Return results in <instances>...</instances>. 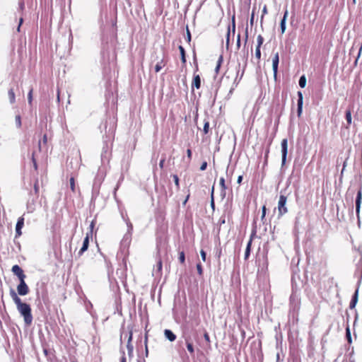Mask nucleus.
<instances>
[{"label":"nucleus","instance_id":"obj_58","mask_svg":"<svg viewBox=\"0 0 362 362\" xmlns=\"http://www.w3.org/2000/svg\"><path fill=\"white\" fill-rule=\"evenodd\" d=\"M253 18H254V13H252V17H251V19H250V23H252L253 22Z\"/></svg>","mask_w":362,"mask_h":362},{"label":"nucleus","instance_id":"obj_14","mask_svg":"<svg viewBox=\"0 0 362 362\" xmlns=\"http://www.w3.org/2000/svg\"><path fill=\"white\" fill-rule=\"evenodd\" d=\"M279 62V54L276 53L272 58V68H273V71H274V75L275 77L277 74Z\"/></svg>","mask_w":362,"mask_h":362},{"label":"nucleus","instance_id":"obj_62","mask_svg":"<svg viewBox=\"0 0 362 362\" xmlns=\"http://www.w3.org/2000/svg\"><path fill=\"white\" fill-rule=\"evenodd\" d=\"M353 2H354V4H355L356 3V0H353Z\"/></svg>","mask_w":362,"mask_h":362},{"label":"nucleus","instance_id":"obj_63","mask_svg":"<svg viewBox=\"0 0 362 362\" xmlns=\"http://www.w3.org/2000/svg\"><path fill=\"white\" fill-rule=\"evenodd\" d=\"M73 362H76V361H73Z\"/></svg>","mask_w":362,"mask_h":362},{"label":"nucleus","instance_id":"obj_61","mask_svg":"<svg viewBox=\"0 0 362 362\" xmlns=\"http://www.w3.org/2000/svg\"><path fill=\"white\" fill-rule=\"evenodd\" d=\"M196 69L197 70L198 69V65L196 64Z\"/></svg>","mask_w":362,"mask_h":362},{"label":"nucleus","instance_id":"obj_50","mask_svg":"<svg viewBox=\"0 0 362 362\" xmlns=\"http://www.w3.org/2000/svg\"><path fill=\"white\" fill-rule=\"evenodd\" d=\"M237 46H238V47H240V34L238 35V37H237Z\"/></svg>","mask_w":362,"mask_h":362},{"label":"nucleus","instance_id":"obj_39","mask_svg":"<svg viewBox=\"0 0 362 362\" xmlns=\"http://www.w3.org/2000/svg\"><path fill=\"white\" fill-rule=\"evenodd\" d=\"M204 338L205 339V341L208 343V344H210L211 343V340H210V337L208 334L207 332H205L204 334Z\"/></svg>","mask_w":362,"mask_h":362},{"label":"nucleus","instance_id":"obj_32","mask_svg":"<svg viewBox=\"0 0 362 362\" xmlns=\"http://www.w3.org/2000/svg\"><path fill=\"white\" fill-rule=\"evenodd\" d=\"M209 121H206L204 122L203 132L204 134H206L209 133Z\"/></svg>","mask_w":362,"mask_h":362},{"label":"nucleus","instance_id":"obj_30","mask_svg":"<svg viewBox=\"0 0 362 362\" xmlns=\"http://www.w3.org/2000/svg\"><path fill=\"white\" fill-rule=\"evenodd\" d=\"M70 188L73 192H76V185H75V180L74 177H71L70 178Z\"/></svg>","mask_w":362,"mask_h":362},{"label":"nucleus","instance_id":"obj_25","mask_svg":"<svg viewBox=\"0 0 362 362\" xmlns=\"http://www.w3.org/2000/svg\"><path fill=\"white\" fill-rule=\"evenodd\" d=\"M230 25H228L227 33H226V47H228L229 44H230Z\"/></svg>","mask_w":362,"mask_h":362},{"label":"nucleus","instance_id":"obj_12","mask_svg":"<svg viewBox=\"0 0 362 362\" xmlns=\"http://www.w3.org/2000/svg\"><path fill=\"white\" fill-rule=\"evenodd\" d=\"M288 142L287 139H284L281 141V152H282V163H284L287 155Z\"/></svg>","mask_w":362,"mask_h":362},{"label":"nucleus","instance_id":"obj_53","mask_svg":"<svg viewBox=\"0 0 362 362\" xmlns=\"http://www.w3.org/2000/svg\"><path fill=\"white\" fill-rule=\"evenodd\" d=\"M47 142V135L46 134H44L43 136V143L44 144H46Z\"/></svg>","mask_w":362,"mask_h":362},{"label":"nucleus","instance_id":"obj_38","mask_svg":"<svg viewBox=\"0 0 362 362\" xmlns=\"http://www.w3.org/2000/svg\"><path fill=\"white\" fill-rule=\"evenodd\" d=\"M34 190H35V194H38L39 192V182H38V180H36L35 184H34Z\"/></svg>","mask_w":362,"mask_h":362},{"label":"nucleus","instance_id":"obj_21","mask_svg":"<svg viewBox=\"0 0 362 362\" xmlns=\"http://www.w3.org/2000/svg\"><path fill=\"white\" fill-rule=\"evenodd\" d=\"M223 57L222 55H220L218 59V61H217V63H216V66L215 67V73L216 74H218V72H219V70H220V68L223 64Z\"/></svg>","mask_w":362,"mask_h":362},{"label":"nucleus","instance_id":"obj_16","mask_svg":"<svg viewBox=\"0 0 362 362\" xmlns=\"http://www.w3.org/2000/svg\"><path fill=\"white\" fill-rule=\"evenodd\" d=\"M165 337L170 341H174L176 339V335L170 329H165Z\"/></svg>","mask_w":362,"mask_h":362},{"label":"nucleus","instance_id":"obj_2","mask_svg":"<svg viewBox=\"0 0 362 362\" xmlns=\"http://www.w3.org/2000/svg\"><path fill=\"white\" fill-rule=\"evenodd\" d=\"M287 201V198L284 195H281L278 202V211L279 215L282 216L287 212V209L286 207V203Z\"/></svg>","mask_w":362,"mask_h":362},{"label":"nucleus","instance_id":"obj_37","mask_svg":"<svg viewBox=\"0 0 362 362\" xmlns=\"http://www.w3.org/2000/svg\"><path fill=\"white\" fill-rule=\"evenodd\" d=\"M197 272L198 274L202 276L203 274V268H202V266L200 263H198L197 264Z\"/></svg>","mask_w":362,"mask_h":362},{"label":"nucleus","instance_id":"obj_7","mask_svg":"<svg viewBox=\"0 0 362 362\" xmlns=\"http://www.w3.org/2000/svg\"><path fill=\"white\" fill-rule=\"evenodd\" d=\"M12 272L18 276L19 280L25 279L26 276L25 275L23 270L18 265H13L11 269Z\"/></svg>","mask_w":362,"mask_h":362},{"label":"nucleus","instance_id":"obj_40","mask_svg":"<svg viewBox=\"0 0 362 362\" xmlns=\"http://www.w3.org/2000/svg\"><path fill=\"white\" fill-rule=\"evenodd\" d=\"M262 16H261V19L262 20L263 19V17L264 15L267 14V7L266 5H264L263 6V8H262Z\"/></svg>","mask_w":362,"mask_h":362},{"label":"nucleus","instance_id":"obj_4","mask_svg":"<svg viewBox=\"0 0 362 362\" xmlns=\"http://www.w3.org/2000/svg\"><path fill=\"white\" fill-rule=\"evenodd\" d=\"M91 233H87L83 240V245L78 252V256H81L88 248L90 238H91Z\"/></svg>","mask_w":362,"mask_h":362},{"label":"nucleus","instance_id":"obj_15","mask_svg":"<svg viewBox=\"0 0 362 362\" xmlns=\"http://www.w3.org/2000/svg\"><path fill=\"white\" fill-rule=\"evenodd\" d=\"M298 117H300V114L302 112V105H303V95H302V93L298 91Z\"/></svg>","mask_w":362,"mask_h":362},{"label":"nucleus","instance_id":"obj_54","mask_svg":"<svg viewBox=\"0 0 362 362\" xmlns=\"http://www.w3.org/2000/svg\"><path fill=\"white\" fill-rule=\"evenodd\" d=\"M189 198V194H188L187 195V197H186V198H185V201H184V202H183V204H184V205L187 203V202L188 201Z\"/></svg>","mask_w":362,"mask_h":362},{"label":"nucleus","instance_id":"obj_60","mask_svg":"<svg viewBox=\"0 0 362 362\" xmlns=\"http://www.w3.org/2000/svg\"><path fill=\"white\" fill-rule=\"evenodd\" d=\"M293 276L292 275L291 276V281H293Z\"/></svg>","mask_w":362,"mask_h":362},{"label":"nucleus","instance_id":"obj_11","mask_svg":"<svg viewBox=\"0 0 362 362\" xmlns=\"http://www.w3.org/2000/svg\"><path fill=\"white\" fill-rule=\"evenodd\" d=\"M361 199H362V192H361V189H360L357 192V196H356V215L358 217L359 216V213H360Z\"/></svg>","mask_w":362,"mask_h":362},{"label":"nucleus","instance_id":"obj_41","mask_svg":"<svg viewBox=\"0 0 362 362\" xmlns=\"http://www.w3.org/2000/svg\"><path fill=\"white\" fill-rule=\"evenodd\" d=\"M162 267H163V264H162V260L160 258L157 262V268H158V271H161L162 270Z\"/></svg>","mask_w":362,"mask_h":362},{"label":"nucleus","instance_id":"obj_8","mask_svg":"<svg viewBox=\"0 0 362 362\" xmlns=\"http://www.w3.org/2000/svg\"><path fill=\"white\" fill-rule=\"evenodd\" d=\"M168 62V57H163L161 59L159 62H157V64L155 65L154 70L156 73H158L160 71V70L165 67Z\"/></svg>","mask_w":362,"mask_h":362},{"label":"nucleus","instance_id":"obj_33","mask_svg":"<svg viewBox=\"0 0 362 362\" xmlns=\"http://www.w3.org/2000/svg\"><path fill=\"white\" fill-rule=\"evenodd\" d=\"M15 120H16V126L18 128H21V125H22L21 116L19 115H16V117H15Z\"/></svg>","mask_w":362,"mask_h":362},{"label":"nucleus","instance_id":"obj_44","mask_svg":"<svg viewBox=\"0 0 362 362\" xmlns=\"http://www.w3.org/2000/svg\"><path fill=\"white\" fill-rule=\"evenodd\" d=\"M187 40L188 42L191 41V33L188 28H187Z\"/></svg>","mask_w":362,"mask_h":362},{"label":"nucleus","instance_id":"obj_47","mask_svg":"<svg viewBox=\"0 0 362 362\" xmlns=\"http://www.w3.org/2000/svg\"><path fill=\"white\" fill-rule=\"evenodd\" d=\"M95 227V223L94 221H92L90 225V231L88 233H91V236H93V228Z\"/></svg>","mask_w":362,"mask_h":362},{"label":"nucleus","instance_id":"obj_5","mask_svg":"<svg viewBox=\"0 0 362 362\" xmlns=\"http://www.w3.org/2000/svg\"><path fill=\"white\" fill-rule=\"evenodd\" d=\"M24 226V218L23 216H21L18 218L16 226V235L15 238H18L22 235V228Z\"/></svg>","mask_w":362,"mask_h":362},{"label":"nucleus","instance_id":"obj_9","mask_svg":"<svg viewBox=\"0 0 362 362\" xmlns=\"http://www.w3.org/2000/svg\"><path fill=\"white\" fill-rule=\"evenodd\" d=\"M132 334H133L132 331L130 330L129 333V337H128L127 344V349L128 355H129V357H132L133 356L134 346H133V344L132 343Z\"/></svg>","mask_w":362,"mask_h":362},{"label":"nucleus","instance_id":"obj_18","mask_svg":"<svg viewBox=\"0 0 362 362\" xmlns=\"http://www.w3.org/2000/svg\"><path fill=\"white\" fill-rule=\"evenodd\" d=\"M185 342H186L187 349L188 351L189 352L190 355L194 356V348L192 342L189 339H186Z\"/></svg>","mask_w":362,"mask_h":362},{"label":"nucleus","instance_id":"obj_52","mask_svg":"<svg viewBox=\"0 0 362 362\" xmlns=\"http://www.w3.org/2000/svg\"><path fill=\"white\" fill-rule=\"evenodd\" d=\"M120 362H126V357H125L124 352H123V355L120 359Z\"/></svg>","mask_w":362,"mask_h":362},{"label":"nucleus","instance_id":"obj_35","mask_svg":"<svg viewBox=\"0 0 362 362\" xmlns=\"http://www.w3.org/2000/svg\"><path fill=\"white\" fill-rule=\"evenodd\" d=\"M219 182H220V185H221L222 189L223 191H225L227 187H226V184H225V179H224V177H221L220 180H219Z\"/></svg>","mask_w":362,"mask_h":362},{"label":"nucleus","instance_id":"obj_45","mask_svg":"<svg viewBox=\"0 0 362 362\" xmlns=\"http://www.w3.org/2000/svg\"><path fill=\"white\" fill-rule=\"evenodd\" d=\"M206 167H207V162L204 161L200 166V170L202 171L205 170L206 169Z\"/></svg>","mask_w":362,"mask_h":362},{"label":"nucleus","instance_id":"obj_10","mask_svg":"<svg viewBox=\"0 0 362 362\" xmlns=\"http://www.w3.org/2000/svg\"><path fill=\"white\" fill-rule=\"evenodd\" d=\"M201 88V78L199 74H196L195 73L193 75V78L192 81V89L194 90L199 89Z\"/></svg>","mask_w":362,"mask_h":362},{"label":"nucleus","instance_id":"obj_57","mask_svg":"<svg viewBox=\"0 0 362 362\" xmlns=\"http://www.w3.org/2000/svg\"><path fill=\"white\" fill-rule=\"evenodd\" d=\"M38 148H39V151H41V141H39L38 142Z\"/></svg>","mask_w":362,"mask_h":362},{"label":"nucleus","instance_id":"obj_26","mask_svg":"<svg viewBox=\"0 0 362 362\" xmlns=\"http://www.w3.org/2000/svg\"><path fill=\"white\" fill-rule=\"evenodd\" d=\"M33 88H31L28 93V102L30 105H32V103H33Z\"/></svg>","mask_w":362,"mask_h":362},{"label":"nucleus","instance_id":"obj_23","mask_svg":"<svg viewBox=\"0 0 362 362\" xmlns=\"http://www.w3.org/2000/svg\"><path fill=\"white\" fill-rule=\"evenodd\" d=\"M345 117H346V122H347V124H348V126L351 125V119H352V118H351V110H349H349H347L346 111V115H345Z\"/></svg>","mask_w":362,"mask_h":362},{"label":"nucleus","instance_id":"obj_48","mask_svg":"<svg viewBox=\"0 0 362 362\" xmlns=\"http://www.w3.org/2000/svg\"><path fill=\"white\" fill-rule=\"evenodd\" d=\"M187 156L188 159L190 160L192 159V151H191V149L188 148L187 150Z\"/></svg>","mask_w":362,"mask_h":362},{"label":"nucleus","instance_id":"obj_29","mask_svg":"<svg viewBox=\"0 0 362 362\" xmlns=\"http://www.w3.org/2000/svg\"><path fill=\"white\" fill-rule=\"evenodd\" d=\"M262 216H261V221H262L263 223H264L266 222V219H265L266 211H267L266 206L264 205L262 206Z\"/></svg>","mask_w":362,"mask_h":362},{"label":"nucleus","instance_id":"obj_1","mask_svg":"<svg viewBox=\"0 0 362 362\" xmlns=\"http://www.w3.org/2000/svg\"><path fill=\"white\" fill-rule=\"evenodd\" d=\"M10 295L16 305L18 311L21 316H23L25 324L27 326L31 325L33 317L30 305L26 303L22 302L14 290L11 289Z\"/></svg>","mask_w":362,"mask_h":362},{"label":"nucleus","instance_id":"obj_22","mask_svg":"<svg viewBox=\"0 0 362 362\" xmlns=\"http://www.w3.org/2000/svg\"><path fill=\"white\" fill-rule=\"evenodd\" d=\"M287 15H288V11H286L284 13V18L281 20V25H280L281 33H284L286 30V18L287 17Z\"/></svg>","mask_w":362,"mask_h":362},{"label":"nucleus","instance_id":"obj_17","mask_svg":"<svg viewBox=\"0 0 362 362\" xmlns=\"http://www.w3.org/2000/svg\"><path fill=\"white\" fill-rule=\"evenodd\" d=\"M178 49L180 52V58H181V62H182V66H185L187 60H186L185 48L182 45H180L178 47Z\"/></svg>","mask_w":362,"mask_h":362},{"label":"nucleus","instance_id":"obj_49","mask_svg":"<svg viewBox=\"0 0 362 362\" xmlns=\"http://www.w3.org/2000/svg\"><path fill=\"white\" fill-rule=\"evenodd\" d=\"M23 22V18H21L19 19V24H18V28H17V31H18V32H20L21 26V25H22Z\"/></svg>","mask_w":362,"mask_h":362},{"label":"nucleus","instance_id":"obj_36","mask_svg":"<svg viewBox=\"0 0 362 362\" xmlns=\"http://www.w3.org/2000/svg\"><path fill=\"white\" fill-rule=\"evenodd\" d=\"M235 16H233L232 17V33H233V36L235 35Z\"/></svg>","mask_w":362,"mask_h":362},{"label":"nucleus","instance_id":"obj_34","mask_svg":"<svg viewBox=\"0 0 362 362\" xmlns=\"http://www.w3.org/2000/svg\"><path fill=\"white\" fill-rule=\"evenodd\" d=\"M173 177L175 185L177 189H180V181H179L178 176L177 175H173Z\"/></svg>","mask_w":362,"mask_h":362},{"label":"nucleus","instance_id":"obj_43","mask_svg":"<svg viewBox=\"0 0 362 362\" xmlns=\"http://www.w3.org/2000/svg\"><path fill=\"white\" fill-rule=\"evenodd\" d=\"M200 255H201V257H202V259L203 262H205L206 261V252L203 250H201Z\"/></svg>","mask_w":362,"mask_h":362},{"label":"nucleus","instance_id":"obj_46","mask_svg":"<svg viewBox=\"0 0 362 362\" xmlns=\"http://www.w3.org/2000/svg\"><path fill=\"white\" fill-rule=\"evenodd\" d=\"M214 186H213V187H212V189H211V206L212 207H214Z\"/></svg>","mask_w":362,"mask_h":362},{"label":"nucleus","instance_id":"obj_55","mask_svg":"<svg viewBox=\"0 0 362 362\" xmlns=\"http://www.w3.org/2000/svg\"><path fill=\"white\" fill-rule=\"evenodd\" d=\"M147 341H148V339H147V337H146V339H145V344H146V354H148Z\"/></svg>","mask_w":362,"mask_h":362},{"label":"nucleus","instance_id":"obj_20","mask_svg":"<svg viewBox=\"0 0 362 362\" xmlns=\"http://www.w3.org/2000/svg\"><path fill=\"white\" fill-rule=\"evenodd\" d=\"M8 98H9L10 103L11 104L15 103V102H16V96H15L14 90L13 88H10L8 90Z\"/></svg>","mask_w":362,"mask_h":362},{"label":"nucleus","instance_id":"obj_6","mask_svg":"<svg viewBox=\"0 0 362 362\" xmlns=\"http://www.w3.org/2000/svg\"><path fill=\"white\" fill-rule=\"evenodd\" d=\"M257 45L256 49H255V57L259 61L261 58L260 47L264 42V37L261 35H259L257 36Z\"/></svg>","mask_w":362,"mask_h":362},{"label":"nucleus","instance_id":"obj_31","mask_svg":"<svg viewBox=\"0 0 362 362\" xmlns=\"http://www.w3.org/2000/svg\"><path fill=\"white\" fill-rule=\"evenodd\" d=\"M306 85V78L305 76H302L299 79V86L301 88H304Z\"/></svg>","mask_w":362,"mask_h":362},{"label":"nucleus","instance_id":"obj_3","mask_svg":"<svg viewBox=\"0 0 362 362\" xmlns=\"http://www.w3.org/2000/svg\"><path fill=\"white\" fill-rule=\"evenodd\" d=\"M20 284L17 286L18 293L20 296H25L29 293V287L26 284L25 279L19 280Z\"/></svg>","mask_w":362,"mask_h":362},{"label":"nucleus","instance_id":"obj_24","mask_svg":"<svg viewBox=\"0 0 362 362\" xmlns=\"http://www.w3.org/2000/svg\"><path fill=\"white\" fill-rule=\"evenodd\" d=\"M31 160H32V162L33 164V168H34L35 170L37 171L38 166H37V160L35 158V152H33V153H32Z\"/></svg>","mask_w":362,"mask_h":362},{"label":"nucleus","instance_id":"obj_59","mask_svg":"<svg viewBox=\"0 0 362 362\" xmlns=\"http://www.w3.org/2000/svg\"><path fill=\"white\" fill-rule=\"evenodd\" d=\"M245 35H246V40L247 39V37H248V35H247V31L246 30V33H245Z\"/></svg>","mask_w":362,"mask_h":362},{"label":"nucleus","instance_id":"obj_13","mask_svg":"<svg viewBox=\"0 0 362 362\" xmlns=\"http://www.w3.org/2000/svg\"><path fill=\"white\" fill-rule=\"evenodd\" d=\"M255 235V232H254L251 235H250V238L247 244V247H246V249H245V259H247L250 255V251H251V247H252V240H253V237L254 235Z\"/></svg>","mask_w":362,"mask_h":362},{"label":"nucleus","instance_id":"obj_56","mask_svg":"<svg viewBox=\"0 0 362 362\" xmlns=\"http://www.w3.org/2000/svg\"><path fill=\"white\" fill-rule=\"evenodd\" d=\"M43 352H44V354H45V356H47V355H48V350H47V349H45L43 350Z\"/></svg>","mask_w":362,"mask_h":362},{"label":"nucleus","instance_id":"obj_19","mask_svg":"<svg viewBox=\"0 0 362 362\" xmlns=\"http://www.w3.org/2000/svg\"><path fill=\"white\" fill-rule=\"evenodd\" d=\"M357 301H358V290H356L355 291L354 295L353 296V298L349 304V308L354 309L356 305Z\"/></svg>","mask_w":362,"mask_h":362},{"label":"nucleus","instance_id":"obj_28","mask_svg":"<svg viewBox=\"0 0 362 362\" xmlns=\"http://www.w3.org/2000/svg\"><path fill=\"white\" fill-rule=\"evenodd\" d=\"M179 261L182 264H185V255L183 251L179 252Z\"/></svg>","mask_w":362,"mask_h":362},{"label":"nucleus","instance_id":"obj_27","mask_svg":"<svg viewBox=\"0 0 362 362\" xmlns=\"http://www.w3.org/2000/svg\"><path fill=\"white\" fill-rule=\"evenodd\" d=\"M346 337L349 344H351L352 340H351V332H350V329H349V326H347V327L346 328Z\"/></svg>","mask_w":362,"mask_h":362},{"label":"nucleus","instance_id":"obj_51","mask_svg":"<svg viewBox=\"0 0 362 362\" xmlns=\"http://www.w3.org/2000/svg\"><path fill=\"white\" fill-rule=\"evenodd\" d=\"M243 180V175H240L238 177L237 182L240 185Z\"/></svg>","mask_w":362,"mask_h":362},{"label":"nucleus","instance_id":"obj_42","mask_svg":"<svg viewBox=\"0 0 362 362\" xmlns=\"http://www.w3.org/2000/svg\"><path fill=\"white\" fill-rule=\"evenodd\" d=\"M165 158L163 157L159 162V167L160 169H163L164 168Z\"/></svg>","mask_w":362,"mask_h":362}]
</instances>
